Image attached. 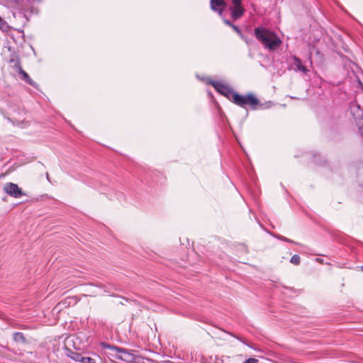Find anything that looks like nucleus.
<instances>
[{
	"label": "nucleus",
	"mask_w": 363,
	"mask_h": 363,
	"mask_svg": "<svg viewBox=\"0 0 363 363\" xmlns=\"http://www.w3.org/2000/svg\"><path fill=\"white\" fill-rule=\"evenodd\" d=\"M101 347L102 349H108L112 352L111 354L114 355L116 358L119 359L125 363H137L138 357L135 354L128 352L125 349L119 348L114 345H108L106 342H101Z\"/></svg>",
	"instance_id": "obj_1"
},
{
	"label": "nucleus",
	"mask_w": 363,
	"mask_h": 363,
	"mask_svg": "<svg viewBox=\"0 0 363 363\" xmlns=\"http://www.w3.org/2000/svg\"><path fill=\"white\" fill-rule=\"evenodd\" d=\"M255 33L256 38L264 45H279L281 43L279 38L265 28H257Z\"/></svg>",
	"instance_id": "obj_2"
},
{
	"label": "nucleus",
	"mask_w": 363,
	"mask_h": 363,
	"mask_svg": "<svg viewBox=\"0 0 363 363\" xmlns=\"http://www.w3.org/2000/svg\"><path fill=\"white\" fill-rule=\"evenodd\" d=\"M231 101L243 108L246 105H250L255 108L256 106L259 104V99L253 94H247L244 96L235 92V94L233 95Z\"/></svg>",
	"instance_id": "obj_3"
},
{
	"label": "nucleus",
	"mask_w": 363,
	"mask_h": 363,
	"mask_svg": "<svg viewBox=\"0 0 363 363\" xmlns=\"http://www.w3.org/2000/svg\"><path fill=\"white\" fill-rule=\"evenodd\" d=\"M211 85L213 86V87L220 94L225 96L226 98H228L229 100H232L233 95L235 94V91L233 90L232 88L230 86L222 84L220 82L217 81H210L208 82Z\"/></svg>",
	"instance_id": "obj_4"
},
{
	"label": "nucleus",
	"mask_w": 363,
	"mask_h": 363,
	"mask_svg": "<svg viewBox=\"0 0 363 363\" xmlns=\"http://www.w3.org/2000/svg\"><path fill=\"white\" fill-rule=\"evenodd\" d=\"M4 190L9 196L14 198H20L25 195L21 189H20L17 184L12 182L6 184Z\"/></svg>",
	"instance_id": "obj_5"
},
{
	"label": "nucleus",
	"mask_w": 363,
	"mask_h": 363,
	"mask_svg": "<svg viewBox=\"0 0 363 363\" xmlns=\"http://www.w3.org/2000/svg\"><path fill=\"white\" fill-rule=\"evenodd\" d=\"M230 6L232 18L235 19L240 18L245 12V9L242 6V0H231Z\"/></svg>",
	"instance_id": "obj_6"
},
{
	"label": "nucleus",
	"mask_w": 363,
	"mask_h": 363,
	"mask_svg": "<svg viewBox=\"0 0 363 363\" xmlns=\"http://www.w3.org/2000/svg\"><path fill=\"white\" fill-rule=\"evenodd\" d=\"M293 63L292 66H294V69L296 72H301L303 73L304 74H306L308 70L306 67V66L302 65V62L300 58L296 57V55H294L293 57Z\"/></svg>",
	"instance_id": "obj_7"
},
{
	"label": "nucleus",
	"mask_w": 363,
	"mask_h": 363,
	"mask_svg": "<svg viewBox=\"0 0 363 363\" xmlns=\"http://www.w3.org/2000/svg\"><path fill=\"white\" fill-rule=\"evenodd\" d=\"M225 6L224 0H211V8L220 14Z\"/></svg>",
	"instance_id": "obj_8"
},
{
	"label": "nucleus",
	"mask_w": 363,
	"mask_h": 363,
	"mask_svg": "<svg viewBox=\"0 0 363 363\" xmlns=\"http://www.w3.org/2000/svg\"><path fill=\"white\" fill-rule=\"evenodd\" d=\"M99 361L101 362V359L98 354L95 353H92L91 356H86L84 354L81 363H96Z\"/></svg>",
	"instance_id": "obj_9"
},
{
	"label": "nucleus",
	"mask_w": 363,
	"mask_h": 363,
	"mask_svg": "<svg viewBox=\"0 0 363 363\" xmlns=\"http://www.w3.org/2000/svg\"><path fill=\"white\" fill-rule=\"evenodd\" d=\"M22 76V79L28 84L30 86L36 88L38 84L35 82H34L30 76L28 74L27 72H26L24 70H23V72L19 73Z\"/></svg>",
	"instance_id": "obj_10"
},
{
	"label": "nucleus",
	"mask_w": 363,
	"mask_h": 363,
	"mask_svg": "<svg viewBox=\"0 0 363 363\" xmlns=\"http://www.w3.org/2000/svg\"><path fill=\"white\" fill-rule=\"evenodd\" d=\"M13 340L21 344H26L27 342L24 334L21 332H16L13 333Z\"/></svg>",
	"instance_id": "obj_11"
},
{
	"label": "nucleus",
	"mask_w": 363,
	"mask_h": 363,
	"mask_svg": "<svg viewBox=\"0 0 363 363\" xmlns=\"http://www.w3.org/2000/svg\"><path fill=\"white\" fill-rule=\"evenodd\" d=\"M223 363H242L241 355L226 357L225 360L223 359Z\"/></svg>",
	"instance_id": "obj_12"
},
{
	"label": "nucleus",
	"mask_w": 363,
	"mask_h": 363,
	"mask_svg": "<svg viewBox=\"0 0 363 363\" xmlns=\"http://www.w3.org/2000/svg\"><path fill=\"white\" fill-rule=\"evenodd\" d=\"M83 354L82 353H79V352H72L71 351L70 352V354L68 355L72 359L76 361V362H81L82 361V357H83Z\"/></svg>",
	"instance_id": "obj_13"
},
{
	"label": "nucleus",
	"mask_w": 363,
	"mask_h": 363,
	"mask_svg": "<svg viewBox=\"0 0 363 363\" xmlns=\"http://www.w3.org/2000/svg\"><path fill=\"white\" fill-rule=\"evenodd\" d=\"M274 237L276 238H277L278 240H281V241H284V242H289V243H294V244H296L298 245V242L291 240V239H289L281 235H275Z\"/></svg>",
	"instance_id": "obj_14"
},
{
	"label": "nucleus",
	"mask_w": 363,
	"mask_h": 363,
	"mask_svg": "<svg viewBox=\"0 0 363 363\" xmlns=\"http://www.w3.org/2000/svg\"><path fill=\"white\" fill-rule=\"evenodd\" d=\"M290 262L294 265H298L301 263V258L298 255H294L291 259Z\"/></svg>",
	"instance_id": "obj_15"
},
{
	"label": "nucleus",
	"mask_w": 363,
	"mask_h": 363,
	"mask_svg": "<svg viewBox=\"0 0 363 363\" xmlns=\"http://www.w3.org/2000/svg\"><path fill=\"white\" fill-rule=\"evenodd\" d=\"M137 363H158V362H155V361L148 359V358H143L142 357H138V362Z\"/></svg>",
	"instance_id": "obj_16"
},
{
	"label": "nucleus",
	"mask_w": 363,
	"mask_h": 363,
	"mask_svg": "<svg viewBox=\"0 0 363 363\" xmlns=\"http://www.w3.org/2000/svg\"><path fill=\"white\" fill-rule=\"evenodd\" d=\"M13 67H15L17 70V72L19 73L21 72H23V68L21 65V62L20 61H16L15 63L13 64L12 65Z\"/></svg>",
	"instance_id": "obj_17"
},
{
	"label": "nucleus",
	"mask_w": 363,
	"mask_h": 363,
	"mask_svg": "<svg viewBox=\"0 0 363 363\" xmlns=\"http://www.w3.org/2000/svg\"><path fill=\"white\" fill-rule=\"evenodd\" d=\"M8 27L6 23L0 17V29L5 30Z\"/></svg>",
	"instance_id": "obj_18"
},
{
	"label": "nucleus",
	"mask_w": 363,
	"mask_h": 363,
	"mask_svg": "<svg viewBox=\"0 0 363 363\" xmlns=\"http://www.w3.org/2000/svg\"><path fill=\"white\" fill-rule=\"evenodd\" d=\"M243 363H258V359L255 358H248Z\"/></svg>",
	"instance_id": "obj_19"
},
{
	"label": "nucleus",
	"mask_w": 363,
	"mask_h": 363,
	"mask_svg": "<svg viewBox=\"0 0 363 363\" xmlns=\"http://www.w3.org/2000/svg\"><path fill=\"white\" fill-rule=\"evenodd\" d=\"M16 61H20V59L18 56H13V57H11L10 60H9V62L11 64H13L15 63Z\"/></svg>",
	"instance_id": "obj_20"
},
{
	"label": "nucleus",
	"mask_w": 363,
	"mask_h": 363,
	"mask_svg": "<svg viewBox=\"0 0 363 363\" xmlns=\"http://www.w3.org/2000/svg\"><path fill=\"white\" fill-rule=\"evenodd\" d=\"M231 27H232V28H233V29L234 30H235L236 32H238V33H239V32H240V30H239V28H238V26H235V25H232V26H231Z\"/></svg>",
	"instance_id": "obj_21"
},
{
	"label": "nucleus",
	"mask_w": 363,
	"mask_h": 363,
	"mask_svg": "<svg viewBox=\"0 0 363 363\" xmlns=\"http://www.w3.org/2000/svg\"><path fill=\"white\" fill-rule=\"evenodd\" d=\"M234 337H236L238 340H240V342H242V343H244V344H245V345H247V343H246V342L242 340V338H241V337H237V336H235V335H234Z\"/></svg>",
	"instance_id": "obj_22"
},
{
	"label": "nucleus",
	"mask_w": 363,
	"mask_h": 363,
	"mask_svg": "<svg viewBox=\"0 0 363 363\" xmlns=\"http://www.w3.org/2000/svg\"><path fill=\"white\" fill-rule=\"evenodd\" d=\"M3 348L4 347L2 345H0V357L4 355V352L2 350Z\"/></svg>",
	"instance_id": "obj_23"
},
{
	"label": "nucleus",
	"mask_w": 363,
	"mask_h": 363,
	"mask_svg": "<svg viewBox=\"0 0 363 363\" xmlns=\"http://www.w3.org/2000/svg\"><path fill=\"white\" fill-rule=\"evenodd\" d=\"M224 22L225 24H227L230 26H232V25H233L228 20H225Z\"/></svg>",
	"instance_id": "obj_24"
},
{
	"label": "nucleus",
	"mask_w": 363,
	"mask_h": 363,
	"mask_svg": "<svg viewBox=\"0 0 363 363\" xmlns=\"http://www.w3.org/2000/svg\"><path fill=\"white\" fill-rule=\"evenodd\" d=\"M269 50H275V49L277 48V47H272V46H270V47H267Z\"/></svg>",
	"instance_id": "obj_25"
},
{
	"label": "nucleus",
	"mask_w": 363,
	"mask_h": 363,
	"mask_svg": "<svg viewBox=\"0 0 363 363\" xmlns=\"http://www.w3.org/2000/svg\"><path fill=\"white\" fill-rule=\"evenodd\" d=\"M46 178L50 182V176H49V174L48 172L46 173Z\"/></svg>",
	"instance_id": "obj_26"
},
{
	"label": "nucleus",
	"mask_w": 363,
	"mask_h": 363,
	"mask_svg": "<svg viewBox=\"0 0 363 363\" xmlns=\"http://www.w3.org/2000/svg\"><path fill=\"white\" fill-rule=\"evenodd\" d=\"M9 50L10 51L11 50V46H9Z\"/></svg>",
	"instance_id": "obj_27"
},
{
	"label": "nucleus",
	"mask_w": 363,
	"mask_h": 363,
	"mask_svg": "<svg viewBox=\"0 0 363 363\" xmlns=\"http://www.w3.org/2000/svg\"><path fill=\"white\" fill-rule=\"evenodd\" d=\"M361 268H362V270L363 271V266H362Z\"/></svg>",
	"instance_id": "obj_28"
}]
</instances>
